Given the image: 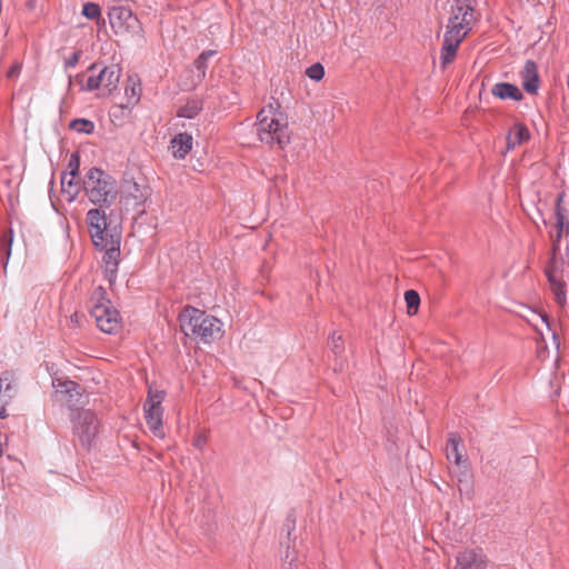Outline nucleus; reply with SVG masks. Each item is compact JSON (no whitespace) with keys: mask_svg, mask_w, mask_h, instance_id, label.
<instances>
[{"mask_svg":"<svg viewBox=\"0 0 569 569\" xmlns=\"http://www.w3.org/2000/svg\"><path fill=\"white\" fill-rule=\"evenodd\" d=\"M520 77L522 87L528 93L535 94L538 92L540 79L538 74V66L533 60H527L525 62Z\"/></svg>","mask_w":569,"mask_h":569,"instance_id":"4468645a","label":"nucleus"},{"mask_svg":"<svg viewBox=\"0 0 569 569\" xmlns=\"http://www.w3.org/2000/svg\"><path fill=\"white\" fill-rule=\"evenodd\" d=\"M552 339H553V340H557V333H556V330H552Z\"/></svg>","mask_w":569,"mask_h":569,"instance_id":"49530a36","label":"nucleus"},{"mask_svg":"<svg viewBox=\"0 0 569 569\" xmlns=\"http://www.w3.org/2000/svg\"><path fill=\"white\" fill-rule=\"evenodd\" d=\"M102 64L91 63L84 73L76 76V82L80 84L82 91H93L102 87L103 73L101 72Z\"/></svg>","mask_w":569,"mask_h":569,"instance_id":"f8f14e48","label":"nucleus"},{"mask_svg":"<svg viewBox=\"0 0 569 569\" xmlns=\"http://www.w3.org/2000/svg\"><path fill=\"white\" fill-rule=\"evenodd\" d=\"M90 313L94 318L97 327L104 333H114L120 328L121 317L111 306L103 287H97L91 296Z\"/></svg>","mask_w":569,"mask_h":569,"instance_id":"20e7f679","label":"nucleus"},{"mask_svg":"<svg viewBox=\"0 0 569 569\" xmlns=\"http://www.w3.org/2000/svg\"><path fill=\"white\" fill-rule=\"evenodd\" d=\"M103 73V84L110 93L118 88V83L121 78L122 70L118 64L103 66L101 67Z\"/></svg>","mask_w":569,"mask_h":569,"instance_id":"412c9836","label":"nucleus"},{"mask_svg":"<svg viewBox=\"0 0 569 569\" xmlns=\"http://www.w3.org/2000/svg\"><path fill=\"white\" fill-rule=\"evenodd\" d=\"M405 301L408 315H416L420 305V296L416 290H407L405 292Z\"/></svg>","mask_w":569,"mask_h":569,"instance_id":"cd10ccee","label":"nucleus"},{"mask_svg":"<svg viewBox=\"0 0 569 569\" xmlns=\"http://www.w3.org/2000/svg\"><path fill=\"white\" fill-rule=\"evenodd\" d=\"M179 322L186 336H196L204 343L220 337L221 321L194 307H184L179 315Z\"/></svg>","mask_w":569,"mask_h":569,"instance_id":"f03ea898","label":"nucleus"},{"mask_svg":"<svg viewBox=\"0 0 569 569\" xmlns=\"http://www.w3.org/2000/svg\"><path fill=\"white\" fill-rule=\"evenodd\" d=\"M466 32L458 33L457 31L447 30L443 36V43L440 52V63L446 68L456 57L457 50L465 39Z\"/></svg>","mask_w":569,"mask_h":569,"instance_id":"9b49d317","label":"nucleus"},{"mask_svg":"<svg viewBox=\"0 0 569 569\" xmlns=\"http://www.w3.org/2000/svg\"><path fill=\"white\" fill-rule=\"evenodd\" d=\"M68 176L67 172H63L61 176L62 192L68 193V201L72 202L78 196L80 187L79 183L74 181L76 178L70 177L68 179Z\"/></svg>","mask_w":569,"mask_h":569,"instance_id":"a878e982","label":"nucleus"},{"mask_svg":"<svg viewBox=\"0 0 569 569\" xmlns=\"http://www.w3.org/2000/svg\"><path fill=\"white\" fill-rule=\"evenodd\" d=\"M128 193L130 197H132L134 199L137 204L143 203L146 200V193L137 182H133L129 187Z\"/></svg>","mask_w":569,"mask_h":569,"instance_id":"e433bc0d","label":"nucleus"},{"mask_svg":"<svg viewBox=\"0 0 569 569\" xmlns=\"http://www.w3.org/2000/svg\"><path fill=\"white\" fill-rule=\"evenodd\" d=\"M166 397V392L163 390H152L149 389L148 398L146 400V405L153 403L156 407H161V402Z\"/></svg>","mask_w":569,"mask_h":569,"instance_id":"c9c22d12","label":"nucleus"},{"mask_svg":"<svg viewBox=\"0 0 569 569\" xmlns=\"http://www.w3.org/2000/svg\"><path fill=\"white\" fill-rule=\"evenodd\" d=\"M306 74L315 81H320L325 77V68L321 63L317 62L307 68Z\"/></svg>","mask_w":569,"mask_h":569,"instance_id":"473e14b6","label":"nucleus"},{"mask_svg":"<svg viewBox=\"0 0 569 569\" xmlns=\"http://www.w3.org/2000/svg\"><path fill=\"white\" fill-rule=\"evenodd\" d=\"M254 126L261 142L270 147L277 146L281 150L289 144L288 123L284 121L283 114L272 104L258 112Z\"/></svg>","mask_w":569,"mask_h":569,"instance_id":"f257e3e1","label":"nucleus"},{"mask_svg":"<svg viewBox=\"0 0 569 569\" xmlns=\"http://www.w3.org/2000/svg\"><path fill=\"white\" fill-rule=\"evenodd\" d=\"M70 129L79 133L90 134L94 130V123L91 120L84 118L73 119L70 122Z\"/></svg>","mask_w":569,"mask_h":569,"instance_id":"bb28decb","label":"nucleus"},{"mask_svg":"<svg viewBox=\"0 0 569 569\" xmlns=\"http://www.w3.org/2000/svg\"><path fill=\"white\" fill-rule=\"evenodd\" d=\"M22 64L19 62H14L11 68L7 72V77L9 79L17 78L21 71Z\"/></svg>","mask_w":569,"mask_h":569,"instance_id":"58836bf2","label":"nucleus"},{"mask_svg":"<svg viewBox=\"0 0 569 569\" xmlns=\"http://www.w3.org/2000/svg\"><path fill=\"white\" fill-rule=\"evenodd\" d=\"M27 4L30 9H33L36 6V0H29Z\"/></svg>","mask_w":569,"mask_h":569,"instance_id":"c03bdc74","label":"nucleus"},{"mask_svg":"<svg viewBox=\"0 0 569 569\" xmlns=\"http://www.w3.org/2000/svg\"><path fill=\"white\" fill-rule=\"evenodd\" d=\"M295 530H296V515H295V511L291 510L290 512H288L286 519H284V522L282 525V529H281V536H286V539L283 537H281V540H280V545L282 548H286V559H288L290 557V548L295 545V541H296V536H295Z\"/></svg>","mask_w":569,"mask_h":569,"instance_id":"f3484780","label":"nucleus"},{"mask_svg":"<svg viewBox=\"0 0 569 569\" xmlns=\"http://www.w3.org/2000/svg\"><path fill=\"white\" fill-rule=\"evenodd\" d=\"M217 54L216 50H204L194 60L193 64L197 70V78L202 81L207 74L208 61L210 58Z\"/></svg>","mask_w":569,"mask_h":569,"instance_id":"b1692460","label":"nucleus"},{"mask_svg":"<svg viewBox=\"0 0 569 569\" xmlns=\"http://www.w3.org/2000/svg\"><path fill=\"white\" fill-rule=\"evenodd\" d=\"M80 170V156L78 152H72L69 162H68V171H66L69 177L77 178Z\"/></svg>","mask_w":569,"mask_h":569,"instance_id":"7c9ffc66","label":"nucleus"},{"mask_svg":"<svg viewBox=\"0 0 569 569\" xmlns=\"http://www.w3.org/2000/svg\"><path fill=\"white\" fill-rule=\"evenodd\" d=\"M546 276L556 302L559 306H565L567 302V284L562 279L561 271L559 270L555 258L551 259V263L547 267Z\"/></svg>","mask_w":569,"mask_h":569,"instance_id":"9d476101","label":"nucleus"},{"mask_svg":"<svg viewBox=\"0 0 569 569\" xmlns=\"http://www.w3.org/2000/svg\"><path fill=\"white\" fill-rule=\"evenodd\" d=\"M529 130L525 124L519 122L513 123L506 138L507 149H515L517 146H520L522 142L529 139Z\"/></svg>","mask_w":569,"mask_h":569,"instance_id":"aec40b11","label":"nucleus"},{"mask_svg":"<svg viewBox=\"0 0 569 569\" xmlns=\"http://www.w3.org/2000/svg\"><path fill=\"white\" fill-rule=\"evenodd\" d=\"M4 417H6V411L4 410H0V419H2Z\"/></svg>","mask_w":569,"mask_h":569,"instance_id":"a18cd8bd","label":"nucleus"},{"mask_svg":"<svg viewBox=\"0 0 569 569\" xmlns=\"http://www.w3.org/2000/svg\"><path fill=\"white\" fill-rule=\"evenodd\" d=\"M129 81L131 84L127 86L124 89L127 103L121 104V109H127L128 111H130V109L138 103L141 92L139 82H134L131 77L129 78Z\"/></svg>","mask_w":569,"mask_h":569,"instance_id":"5701e85b","label":"nucleus"},{"mask_svg":"<svg viewBox=\"0 0 569 569\" xmlns=\"http://www.w3.org/2000/svg\"><path fill=\"white\" fill-rule=\"evenodd\" d=\"M329 347L336 356H340L345 349L341 335L333 332L329 340Z\"/></svg>","mask_w":569,"mask_h":569,"instance_id":"f704fd0d","label":"nucleus"},{"mask_svg":"<svg viewBox=\"0 0 569 569\" xmlns=\"http://www.w3.org/2000/svg\"><path fill=\"white\" fill-rule=\"evenodd\" d=\"M124 111H128L127 109H121V104L114 106L111 111L112 117H118L120 114H123Z\"/></svg>","mask_w":569,"mask_h":569,"instance_id":"ea45409f","label":"nucleus"},{"mask_svg":"<svg viewBox=\"0 0 569 569\" xmlns=\"http://www.w3.org/2000/svg\"><path fill=\"white\" fill-rule=\"evenodd\" d=\"M12 242H13V230L9 229L8 233L3 234L1 246H0V250L3 253L2 260H3L4 268L7 267L9 258L11 256Z\"/></svg>","mask_w":569,"mask_h":569,"instance_id":"c85d7f7f","label":"nucleus"},{"mask_svg":"<svg viewBox=\"0 0 569 569\" xmlns=\"http://www.w3.org/2000/svg\"><path fill=\"white\" fill-rule=\"evenodd\" d=\"M476 0H453L451 7V17L449 18L447 30L466 32L471 30V20L475 11Z\"/></svg>","mask_w":569,"mask_h":569,"instance_id":"6e6552de","label":"nucleus"},{"mask_svg":"<svg viewBox=\"0 0 569 569\" xmlns=\"http://www.w3.org/2000/svg\"><path fill=\"white\" fill-rule=\"evenodd\" d=\"M565 193H559L556 198L555 203V216L556 220H559L561 223V219H569L568 210L562 206Z\"/></svg>","mask_w":569,"mask_h":569,"instance_id":"2f4dec72","label":"nucleus"},{"mask_svg":"<svg viewBox=\"0 0 569 569\" xmlns=\"http://www.w3.org/2000/svg\"><path fill=\"white\" fill-rule=\"evenodd\" d=\"M56 387L57 392L64 395L66 402L70 409L73 410L82 403L83 390L76 381H59Z\"/></svg>","mask_w":569,"mask_h":569,"instance_id":"ddd939ff","label":"nucleus"},{"mask_svg":"<svg viewBox=\"0 0 569 569\" xmlns=\"http://www.w3.org/2000/svg\"><path fill=\"white\" fill-rule=\"evenodd\" d=\"M202 108V100L192 99L187 101L184 106L179 108L177 116L180 118L193 119L200 113Z\"/></svg>","mask_w":569,"mask_h":569,"instance_id":"393cba45","label":"nucleus"},{"mask_svg":"<svg viewBox=\"0 0 569 569\" xmlns=\"http://www.w3.org/2000/svg\"><path fill=\"white\" fill-rule=\"evenodd\" d=\"M457 569H486L487 562L482 553L471 549L463 550L457 555Z\"/></svg>","mask_w":569,"mask_h":569,"instance_id":"2eb2a0df","label":"nucleus"},{"mask_svg":"<svg viewBox=\"0 0 569 569\" xmlns=\"http://www.w3.org/2000/svg\"><path fill=\"white\" fill-rule=\"evenodd\" d=\"M70 320L72 323L74 325H78V313H73L71 317H70Z\"/></svg>","mask_w":569,"mask_h":569,"instance_id":"37998d69","label":"nucleus"},{"mask_svg":"<svg viewBox=\"0 0 569 569\" xmlns=\"http://www.w3.org/2000/svg\"><path fill=\"white\" fill-rule=\"evenodd\" d=\"M87 223L92 243L97 250H104L109 246V239L118 238L121 244V233L116 229H109L108 217L103 209H90L87 212Z\"/></svg>","mask_w":569,"mask_h":569,"instance_id":"39448f33","label":"nucleus"},{"mask_svg":"<svg viewBox=\"0 0 569 569\" xmlns=\"http://www.w3.org/2000/svg\"><path fill=\"white\" fill-rule=\"evenodd\" d=\"M72 430L80 445L87 450L91 449L99 430L98 417L90 410L79 412L72 419Z\"/></svg>","mask_w":569,"mask_h":569,"instance_id":"0eeeda50","label":"nucleus"},{"mask_svg":"<svg viewBox=\"0 0 569 569\" xmlns=\"http://www.w3.org/2000/svg\"><path fill=\"white\" fill-rule=\"evenodd\" d=\"M492 94L501 100L511 99L515 101H519L522 99V92L520 89L509 82H498L493 86L491 90Z\"/></svg>","mask_w":569,"mask_h":569,"instance_id":"6ab92c4d","label":"nucleus"},{"mask_svg":"<svg viewBox=\"0 0 569 569\" xmlns=\"http://www.w3.org/2000/svg\"><path fill=\"white\" fill-rule=\"evenodd\" d=\"M144 409V419L149 427V429L152 431V433L157 437H163L162 431V416H163V409L162 407H156L153 403L151 405H143Z\"/></svg>","mask_w":569,"mask_h":569,"instance_id":"dca6fc26","label":"nucleus"},{"mask_svg":"<svg viewBox=\"0 0 569 569\" xmlns=\"http://www.w3.org/2000/svg\"><path fill=\"white\" fill-rule=\"evenodd\" d=\"M82 188L89 201L99 206V209L110 207L118 196L116 179L98 167H92L87 171L82 180Z\"/></svg>","mask_w":569,"mask_h":569,"instance_id":"7ed1b4c3","label":"nucleus"},{"mask_svg":"<svg viewBox=\"0 0 569 569\" xmlns=\"http://www.w3.org/2000/svg\"><path fill=\"white\" fill-rule=\"evenodd\" d=\"M192 136L181 132L171 140L170 149L176 159H183L192 148Z\"/></svg>","mask_w":569,"mask_h":569,"instance_id":"a211bd4d","label":"nucleus"},{"mask_svg":"<svg viewBox=\"0 0 569 569\" xmlns=\"http://www.w3.org/2000/svg\"><path fill=\"white\" fill-rule=\"evenodd\" d=\"M80 57V50L72 52L71 56L64 60V69L74 68L78 64Z\"/></svg>","mask_w":569,"mask_h":569,"instance_id":"4c0bfd02","label":"nucleus"},{"mask_svg":"<svg viewBox=\"0 0 569 569\" xmlns=\"http://www.w3.org/2000/svg\"><path fill=\"white\" fill-rule=\"evenodd\" d=\"M82 14L89 20H97L101 16V9L94 2H87L83 4Z\"/></svg>","mask_w":569,"mask_h":569,"instance_id":"c756f323","label":"nucleus"},{"mask_svg":"<svg viewBox=\"0 0 569 569\" xmlns=\"http://www.w3.org/2000/svg\"><path fill=\"white\" fill-rule=\"evenodd\" d=\"M206 439H202V438H198L196 441H194V446L198 447V448H202L203 443H204Z\"/></svg>","mask_w":569,"mask_h":569,"instance_id":"79ce46f5","label":"nucleus"},{"mask_svg":"<svg viewBox=\"0 0 569 569\" xmlns=\"http://www.w3.org/2000/svg\"><path fill=\"white\" fill-rule=\"evenodd\" d=\"M120 246L119 239L116 237L109 239L108 248L102 250L103 273L110 284H113L117 280L120 261Z\"/></svg>","mask_w":569,"mask_h":569,"instance_id":"1a4fd4ad","label":"nucleus"},{"mask_svg":"<svg viewBox=\"0 0 569 569\" xmlns=\"http://www.w3.org/2000/svg\"><path fill=\"white\" fill-rule=\"evenodd\" d=\"M460 445H461V437L459 436V433L450 432L448 435L447 448H446L447 458L449 460L453 459V462L456 465H460V462L462 460V455L459 450Z\"/></svg>","mask_w":569,"mask_h":569,"instance_id":"4be33fe9","label":"nucleus"},{"mask_svg":"<svg viewBox=\"0 0 569 569\" xmlns=\"http://www.w3.org/2000/svg\"><path fill=\"white\" fill-rule=\"evenodd\" d=\"M557 233L553 239L555 248L559 246V242L563 236V233H569V219H561V223L559 220H556Z\"/></svg>","mask_w":569,"mask_h":569,"instance_id":"72a5a7b5","label":"nucleus"},{"mask_svg":"<svg viewBox=\"0 0 569 569\" xmlns=\"http://www.w3.org/2000/svg\"><path fill=\"white\" fill-rule=\"evenodd\" d=\"M542 321L546 323L547 328L551 330V325L549 323L548 316L546 313H540Z\"/></svg>","mask_w":569,"mask_h":569,"instance_id":"a19ab883","label":"nucleus"},{"mask_svg":"<svg viewBox=\"0 0 569 569\" xmlns=\"http://www.w3.org/2000/svg\"><path fill=\"white\" fill-rule=\"evenodd\" d=\"M289 569H296V567H293L292 560L289 562Z\"/></svg>","mask_w":569,"mask_h":569,"instance_id":"de8ad7c7","label":"nucleus"},{"mask_svg":"<svg viewBox=\"0 0 569 569\" xmlns=\"http://www.w3.org/2000/svg\"><path fill=\"white\" fill-rule=\"evenodd\" d=\"M108 18L116 34H130L142 37L143 28L132 10L123 4H116L109 8Z\"/></svg>","mask_w":569,"mask_h":569,"instance_id":"423d86ee","label":"nucleus"}]
</instances>
